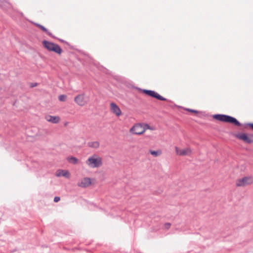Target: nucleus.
Returning <instances> with one entry per match:
<instances>
[{"instance_id":"nucleus-8","label":"nucleus","mask_w":253,"mask_h":253,"mask_svg":"<svg viewBox=\"0 0 253 253\" xmlns=\"http://www.w3.org/2000/svg\"><path fill=\"white\" fill-rule=\"evenodd\" d=\"M175 148L176 154L179 156H189L192 152V150L190 148L179 149L177 147H175Z\"/></svg>"},{"instance_id":"nucleus-26","label":"nucleus","mask_w":253,"mask_h":253,"mask_svg":"<svg viewBox=\"0 0 253 253\" xmlns=\"http://www.w3.org/2000/svg\"><path fill=\"white\" fill-rule=\"evenodd\" d=\"M60 40L61 42H64V40Z\"/></svg>"},{"instance_id":"nucleus-18","label":"nucleus","mask_w":253,"mask_h":253,"mask_svg":"<svg viewBox=\"0 0 253 253\" xmlns=\"http://www.w3.org/2000/svg\"><path fill=\"white\" fill-rule=\"evenodd\" d=\"M68 160L70 163H71L73 164H76L78 162V159L74 157H71L69 158L68 159Z\"/></svg>"},{"instance_id":"nucleus-21","label":"nucleus","mask_w":253,"mask_h":253,"mask_svg":"<svg viewBox=\"0 0 253 253\" xmlns=\"http://www.w3.org/2000/svg\"><path fill=\"white\" fill-rule=\"evenodd\" d=\"M170 223H167L165 224V228L168 229L169 228L170 226Z\"/></svg>"},{"instance_id":"nucleus-11","label":"nucleus","mask_w":253,"mask_h":253,"mask_svg":"<svg viewBox=\"0 0 253 253\" xmlns=\"http://www.w3.org/2000/svg\"><path fill=\"white\" fill-rule=\"evenodd\" d=\"M91 183V179L89 178L85 177L78 183V185L80 187L85 188L89 186Z\"/></svg>"},{"instance_id":"nucleus-17","label":"nucleus","mask_w":253,"mask_h":253,"mask_svg":"<svg viewBox=\"0 0 253 253\" xmlns=\"http://www.w3.org/2000/svg\"><path fill=\"white\" fill-rule=\"evenodd\" d=\"M149 152L151 155H152L153 156L156 157L159 156H160L162 154V151L160 150L157 151H154L150 150L149 151Z\"/></svg>"},{"instance_id":"nucleus-20","label":"nucleus","mask_w":253,"mask_h":253,"mask_svg":"<svg viewBox=\"0 0 253 253\" xmlns=\"http://www.w3.org/2000/svg\"><path fill=\"white\" fill-rule=\"evenodd\" d=\"M143 129H145V130L146 129H151L153 130V128L148 124H145L143 127Z\"/></svg>"},{"instance_id":"nucleus-16","label":"nucleus","mask_w":253,"mask_h":253,"mask_svg":"<svg viewBox=\"0 0 253 253\" xmlns=\"http://www.w3.org/2000/svg\"><path fill=\"white\" fill-rule=\"evenodd\" d=\"M87 145L89 147L96 149L99 147V143L98 141L89 142L87 143Z\"/></svg>"},{"instance_id":"nucleus-14","label":"nucleus","mask_w":253,"mask_h":253,"mask_svg":"<svg viewBox=\"0 0 253 253\" xmlns=\"http://www.w3.org/2000/svg\"><path fill=\"white\" fill-rule=\"evenodd\" d=\"M34 24L35 25H36L37 27H38L39 28H40L43 31L45 32L48 36H49L53 38H55V37L52 34V33H50V32H49L47 30V29L46 28H45L44 26H43L42 25H40L38 23H34Z\"/></svg>"},{"instance_id":"nucleus-1","label":"nucleus","mask_w":253,"mask_h":253,"mask_svg":"<svg viewBox=\"0 0 253 253\" xmlns=\"http://www.w3.org/2000/svg\"><path fill=\"white\" fill-rule=\"evenodd\" d=\"M213 118L217 120L229 123L234 124L237 126H240L241 123L235 118L230 116L222 114H216L213 116Z\"/></svg>"},{"instance_id":"nucleus-13","label":"nucleus","mask_w":253,"mask_h":253,"mask_svg":"<svg viewBox=\"0 0 253 253\" xmlns=\"http://www.w3.org/2000/svg\"><path fill=\"white\" fill-rule=\"evenodd\" d=\"M45 119L47 122H51L53 124H57L59 122L60 118L57 116H52L51 115H47L45 116Z\"/></svg>"},{"instance_id":"nucleus-23","label":"nucleus","mask_w":253,"mask_h":253,"mask_svg":"<svg viewBox=\"0 0 253 253\" xmlns=\"http://www.w3.org/2000/svg\"><path fill=\"white\" fill-rule=\"evenodd\" d=\"M187 110H188V111L191 112H193V113H198V111L195 110H193V109H187Z\"/></svg>"},{"instance_id":"nucleus-3","label":"nucleus","mask_w":253,"mask_h":253,"mask_svg":"<svg viewBox=\"0 0 253 253\" xmlns=\"http://www.w3.org/2000/svg\"><path fill=\"white\" fill-rule=\"evenodd\" d=\"M42 43L44 46L49 51H54L58 54L61 53L62 49L58 44L46 41H43Z\"/></svg>"},{"instance_id":"nucleus-15","label":"nucleus","mask_w":253,"mask_h":253,"mask_svg":"<svg viewBox=\"0 0 253 253\" xmlns=\"http://www.w3.org/2000/svg\"><path fill=\"white\" fill-rule=\"evenodd\" d=\"M10 4L5 0H0V7L3 9L6 10L10 7Z\"/></svg>"},{"instance_id":"nucleus-7","label":"nucleus","mask_w":253,"mask_h":253,"mask_svg":"<svg viewBox=\"0 0 253 253\" xmlns=\"http://www.w3.org/2000/svg\"><path fill=\"white\" fill-rule=\"evenodd\" d=\"M236 137L248 143L253 142V135L248 136L245 133H241L237 134Z\"/></svg>"},{"instance_id":"nucleus-2","label":"nucleus","mask_w":253,"mask_h":253,"mask_svg":"<svg viewBox=\"0 0 253 253\" xmlns=\"http://www.w3.org/2000/svg\"><path fill=\"white\" fill-rule=\"evenodd\" d=\"M86 164L91 168H96L100 167L102 164V159L95 155L88 158Z\"/></svg>"},{"instance_id":"nucleus-9","label":"nucleus","mask_w":253,"mask_h":253,"mask_svg":"<svg viewBox=\"0 0 253 253\" xmlns=\"http://www.w3.org/2000/svg\"><path fill=\"white\" fill-rule=\"evenodd\" d=\"M110 110L116 116H119L121 114V111L119 106L115 103L110 104Z\"/></svg>"},{"instance_id":"nucleus-25","label":"nucleus","mask_w":253,"mask_h":253,"mask_svg":"<svg viewBox=\"0 0 253 253\" xmlns=\"http://www.w3.org/2000/svg\"><path fill=\"white\" fill-rule=\"evenodd\" d=\"M37 83H35V84H31V87H34V86H36L37 85Z\"/></svg>"},{"instance_id":"nucleus-12","label":"nucleus","mask_w":253,"mask_h":253,"mask_svg":"<svg viewBox=\"0 0 253 253\" xmlns=\"http://www.w3.org/2000/svg\"><path fill=\"white\" fill-rule=\"evenodd\" d=\"M55 175L57 177L64 176L66 178H69L70 173L68 170L59 169L56 172Z\"/></svg>"},{"instance_id":"nucleus-19","label":"nucleus","mask_w":253,"mask_h":253,"mask_svg":"<svg viewBox=\"0 0 253 253\" xmlns=\"http://www.w3.org/2000/svg\"><path fill=\"white\" fill-rule=\"evenodd\" d=\"M67 96L65 95H60L58 98L61 101H65L66 99Z\"/></svg>"},{"instance_id":"nucleus-5","label":"nucleus","mask_w":253,"mask_h":253,"mask_svg":"<svg viewBox=\"0 0 253 253\" xmlns=\"http://www.w3.org/2000/svg\"><path fill=\"white\" fill-rule=\"evenodd\" d=\"M253 183V178L251 176L244 177L242 179L237 180L236 186L239 187H244L250 185Z\"/></svg>"},{"instance_id":"nucleus-6","label":"nucleus","mask_w":253,"mask_h":253,"mask_svg":"<svg viewBox=\"0 0 253 253\" xmlns=\"http://www.w3.org/2000/svg\"><path fill=\"white\" fill-rule=\"evenodd\" d=\"M130 132L134 134L140 135L145 132V129L143 128L141 125L137 124L131 128Z\"/></svg>"},{"instance_id":"nucleus-24","label":"nucleus","mask_w":253,"mask_h":253,"mask_svg":"<svg viewBox=\"0 0 253 253\" xmlns=\"http://www.w3.org/2000/svg\"><path fill=\"white\" fill-rule=\"evenodd\" d=\"M248 126L251 127V128L253 129V123H249L247 124Z\"/></svg>"},{"instance_id":"nucleus-10","label":"nucleus","mask_w":253,"mask_h":253,"mask_svg":"<svg viewBox=\"0 0 253 253\" xmlns=\"http://www.w3.org/2000/svg\"><path fill=\"white\" fill-rule=\"evenodd\" d=\"M74 100L75 102L80 106H82L85 104L84 94H79L77 96H76L74 99Z\"/></svg>"},{"instance_id":"nucleus-22","label":"nucleus","mask_w":253,"mask_h":253,"mask_svg":"<svg viewBox=\"0 0 253 253\" xmlns=\"http://www.w3.org/2000/svg\"><path fill=\"white\" fill-rule=\"evenodd\" d=\"M60 197H55L54 198V201L55 202H58L60 201Z\"/></svg>"},{"instance_id":"nucleus-4","label":"nucleus","mask_w":253,"mask_h":253,"mask_svg":"<svg viewBox=\"0 0 253 253\" xmlns=\"http://www.w3.org/2000/svg\"><path fill=\"white\" fill-rule=\"evenodd\" d=\"M137 89L140 91H142L143 92L145 93L146 94L155 98L158 100H161V101H167V99L162 96L159 94H158L157 92H155V91L151 90H147L145 89H141L140 88L137 87Z\"/></svg>"}]
</instances>
